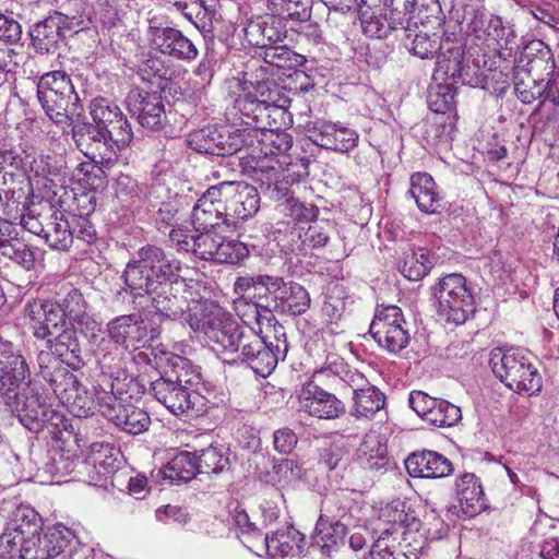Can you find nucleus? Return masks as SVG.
Returning a JSON list of instances; mask_svg holds the SVG:
<instances>
[{"instance_id":"nucleus-1","label":"nucleus","mask_w":559,"mask_h":559,"mask_svg":"<svg viewBox=\"0 0 559 559\" xmlns=\"http://www.w3.org/2000/svg\"><path fill=\"white\" fill-rule=\"evenodd\" d=\"M180 271V261L160 247L147 245L138 250L123 272L134 312L118 316L107 323L108 336L117 347L136 349L154 340L157 331L150 325L153 312L171 320L185 314L186 300L180 294L185 281Z\"/></svg>"},{"instance_id":"nucleus-2","label":"nucleus","mask_w":559,"mask_h":559,"mask_svg":"<svg viewBox=\"0 0 559 559\" xmlns=\"http://www.w3.org/2000/svg\"><path fill=\"white\" fill-rule=\"evenodd\" d=\"M27 364L14 345L0 338V399L29 431L47 429L51 435L67 430L69 423L35 383L25 382Z\"/></svg>"},{"instance_id":"nucleus-3","label":"nucleus","mask_w":559,"mask_h":559,"mask_svg":"<svg viewBox=\"0 0 559 559\" xmlns=\"http://www.w3.org/2000/svg\"><path fill=\"white\" fill-rule=\"evenodd\" d=\"M359 20L364 33L378 39L386 38L393 32L411 37V24L440 21L442 14L438 0H361Z\"/></svg>"},{"instance_id":"nucleus-4","label":"nucleus","mask_w":559,"mask_h":559,"mask_svg":"<svg viewBox=\"0 0 559 559\" xmlns=\"http://www.w3.org/2000/svg\"><path fill=\"white\" fill-rule=\"evenodd\" d=\"M413 32L412 29L411 34ZM401 39L408 51L420 59L437 57L433 73L436 80H442L447 84H478V80L473 78L474 68L464 63L465 43L461 33L444 32L442 37H439L437 34L419 32L415 33L413 38L403 34Z\"/></svg>"},{"instance_id":"nucleus-5","label":"nucleus","mask_w":559,"mask_h":559,"mask_svg":"<svg viewBox=\"0 0 559 559\" xmlns=\"http://www.w3.org/2000/svg\"><path fill=\"white\" fill-rule=\"evenodd\" d=\"M283 326H274L275 342L260 336L251 326L241 325L223 354H237V359L263 378L276 368L278 360L286 357L288 344Z\"/></svg>"},{"instance_id":"nucleus-6","label":"nucleus","mask_w":559,"mask_h":559,"mask_svg":"<svg viewBox=\"0 0 559 559\" xmlns=\"http://www.w3.org/2000/svg\"><path fill=\"white\" fill-rule=\"evenodd\" d=\"M37 366L38 374L73 416L86 418L94 414L96 404L93 394L51 354L38 353Z\"/></svg>"},{"instance_id":"nucleus-7","label":"nucleus","mask_w":559,"mask_h":559,"mask_svg":"<svg viewBox=\"0 0 559 559\" xmlns=\"http://www.w3.org/2000/svg\"><path fill=\"white\" fill-rule=\"evenodd\" d=\"M186 310L190 329L202 334L212 348L221 353L234 342L231 340L241 326L230 312L211 299L186 301Z\"/></svg>"},{"instance_id":"nucleus-8","label":"nucleus","mask_w":559,"mask_h":559,"mask_svg":"<svg viewBox=\"0 0 559 559\" xmlns=\"http://www.w3.org/2000/svg\"><path fill=\"white\" fill-rule=\"evenodd\" d=\"M489 365L495 376L516 393L532 395L542 390V376L533 362L532 354L526 350L493 348L490 352Z\"/></svg>"},{"instance_id":"nucleus-9","label":"nucleus","mask_w":559,"mask_h":559,"mask_svg":"<svg viewBox=\"0 0 559 559\" xmlns=\"http://www.w3.org/2000/svg\"><path fill=\"white\" fill-rule=\"evenodd\" d=\"M326 372L337 377L353 390V408L350 414L356 418H371L384 407L385 395L356 369H350L343 359L333 357L326 366L318 369L314 378Z\"/></svg>"},{"instance_id":"nucleus-10","label":"nucleus","mask_w":559,"mask_h":559,"mask_svg":"<svg viewBox=\"0 0 559 559\" xmlns=\"http://www.w3.org/2000/svg\"><path fill=\"white\" fill-rule=\"evenodd\" d=\"M84 28L81 16L68 15L52 10L48 15L32 24L27 29L29 46L38 55H53L68 34H76Z\"/></svg>"},{"instance_id":"nucleus-11","label":"nucleus","mask_w":559,"mask_h":559,"mask_svg":"<svg viewBox=\"0 0 559 559\" xmlns=\"http://www.w3.org/2000/svg\"><path fill=\"white\" fill-rule=\"evenodd\" d=\"M439 301L438 313L448 322L463 324L474 313V297L461 274H448L432 287Z\"/></svg>"},{"instance_id":"nucleus-12","label":"nucleus","mask_w":559,"mask_h":559,"mask_svg":"<svg viewBox=\"0 0 559 559\" xmlns=\"http://www.w3.org/2000/svg\"><path fill=\"white\" fill-rule=\"evenodd\" d=\"M401 308L397 306H378L369 333L378 345L389 353H400L411 342V334L406 326Z\"/></svg>"},{"instance_id":"nucleus-13","label":"nucleus","mask_w":559,"mask_h":559,"mask_svg":"<svg viewBox=\"0 0 559 559\" xmlns=\"http://www.w3.org/2000/svg\"><path fill=\"white\" fill-rule=\"evenodd\" d=\"M120 108L104 97H96L90 104V115L92 122L85 119H76L71 122L72 126V140L76 148L82 153L85 147L94 146L102 150L103 144L96 142L95 139L100 141L104 128H108L109 123L121 115Z\"/></svg>"},{"instance_id":"nucleus-14","label":"nucleus","mask_w":559,"mask_h":559,"mask_svg":"<svg viewBox=\"0 0 559 559\" xmlns=\"http://www.w3.org/2000/svg\"><path fill=\"white\" fill-rule=\"evenodd\" d=\"M97 399L102 416L120 430L136 436L148 429L150 415L144 409L127 403L122 397V392L108 393L104 390V395H99Z\"/></svg>"},{"instance_id":"nucleus-15","label":"nucleus","mask_w":559,"mask_h":559,"mask_svg":"<svg viewBox=\"0 0 559 559\" xmlns=\"http://www.w3.org/2000/svg\"><path fill=\"white\" fill-rule=\"evenodd\" d=\"M102 133L100 144L104 147L100 151L88 145L82 152L99 170L111 167L117 160V151L126 148L133 139L131 124L123 112L114 119L108 128H104ZM95 141L99 142L97 138Z\"/></svg>"},{"instance_id":"nucleus-16","label":"nucleus","mask_w":559,"mask_h":559,"mask_svg":"<svg viewBox=\"0 0 559 559\" xmlns=\"http://www.w3.org/2000/svg\"><path fill=\"white\" fill-rule=\"evenodd\" d=\"M150 392L175 416L200 415L203 412V396L195 390L174 383L162 377L151 382Z\"/></svg>"},{"instance_id":"nucleus-17","label":"nucleus","mask_w":559,"mask_h":559,"mask_svg":"<svg viewBox=\"0 0 559 559\" xmlns=\"http://www.w3.org/2000/svg\"><path fill=\"white\" fill-rule=\"evenodd\" d=\"M224 203L225 226H236L240 221L254 216L260 209V194L255 187L246 182L219 183Z\"/></svg>"},{"instance_id":"nucleus-18","label":"nucleus","mask_w":559,"mask_h":559,"mask_svg":"<svg viewBox=\"0 0 559 559\" xmlns=\"http://www.w3.org/2000/svg\"><path fill=\"white\" fill-rule=\"evenodd\" d=\"M146 36L150 47L165 56L177 60H193L198 56L197 47L187 36L157 17L148 20Z\"/></svg>"},{"instance_id":"nucleus-19","label":"nucleus","mask_w":559,"mask_h":559,"mask_svg":"<svg viewBox=\"0 0 559 559\" xmlns=\"http://www.w3.org/2000/svg\"><path fill=\"white\" fill-rule=\"evenodd\" d=\"M251 82L254 81H243L242 94L236 98L234 109L241 122L248 127L243 130L261 131L276 124V118L272 117L270 102L253 90Z\"/></svg>"},{"instance_id":"nucleus-20","label":"nucleus","mask_w":559,"mask_h":559,"mask_svg":"<svg viewBox=\"0 0 559 559\" xmlns=\"http://www.w3.org/2000/svg\"><path fill=\"white\" fill-rule=\"evenodd\" d=\"M310 295L302 285L295 282H285L281 277L275 299H271V302L267 304H255V319L260 323L261 318H265L262 312L272 316L273 311L300 316L310 308Z\"/></svg>"},{"instance_id":"nucleus-21","label":"nucleus","mask_w":559,"mask_h":559,"mask_svg":"<svg viewBox=\"0 0 559 559\" xmlns=\"http://www.w3.org/2000/svg\"><path fill=\"white\" fill-rule=\"evenodd\" d=\"M187 142L195 152L225 156L238 153L241 140H239L238 129L206 127L189 133Z\"/></svg>"},{"instance_id":"nucleus-22","label":"nucleus","mask_w":559,"mask_h":559,"mask_svg":"<svg viewBox=\"0 0 559 559\" xmlns=\"http://www.w3.org/2000/svg\"><path fill=\"white\" fill-rule=\"evenodd\" d=\"M316 370L312 376V380L307 382L299 395L302 409L310 416L319 419H335L345 413V404L336 397L335 394L323 390L316 383L323 374L314 378ZM331 373L326 372L329 377ZM325 376V373H324Z\"/></svg>"},{"instance_id":"nucleus-23","label":"nucleus","mask_w":559,"mask_h":559,"mask_svg":"<svg viewBox=\"0 0 559 559\" xmlns=\"http://www.w3.org/2000/svg\"><path fill=\"white\" fill-rule=\"evenodd\" d=\"M126 105L142 127L151 130L163 129L166 121L165 107L157 93L133 88L126 98Z\"/></svg>"},{"instance_id":"nucleus-24","label":"nucleus","mask_w":559,"mask_h":559,"mask_svg":"<svg viewBox=\"0 0 559 559\" xmlns=\"http://www.w3.org/2000/svg\"><path fill=\"white\" fill-rule=\"evenodd\" d=\"M62 313L72 324H76L80 331L91 340H96L100 332V324L87 313V302L83 294L70 284L63 285L55 301Z\"/></svg>"},{"instance_id":"nucleus-25","label":"nucleus","mask_w":559,"mask_h":559,"mask_svg":"<svg viewBox=\"0 0 559 559\" xmlns=\"http://www.w3.org/2000/svg\"><path fill=\"white\" fill-rule=\"evenodd\" d=\"M73 533L64 526H53L25 540L24 559H58L73 539Z\"/></svg>"},{"instance_id":"nucleus-26","label":"nucleus","mask_w":559,"mask_h":559,"mask_svg":"<svg viewBox=\"0 0 559 559\" xmlns=\"http://www.w3.org/2000/svg\"><path fill=\"white\" fill-rule=\"evenodd\" d=\"M224 207L221 185L207 188L192 209L195 230L225 226Z\"/></svg>"},{"instance_id":"nucleus-27","label":"nucleus","mask_w":559,"mask_h":559,"mask_svg":"<svg viewBox=\"0 0 559 559\" xmlns=\"http://www.w3.org/2000/svg\"><path fill=\"white\" fill-rule=\"evenodd\" d=\"M50 350L39 353L51 354L66 368L79 370L85 365L81 344L74 324L63 328L47 340Z\"/></svg>"},{"instance_id":"nucleus-28","label":"nucleus","mask_w":559,"mask_h":559,"mask_svg":"<svg viewBox=\"0 0 559 559\" xmlns=\"http://www.w3.org/2000/svg\"><path fill=\"white\" fill-rule=\"evenodd\" d=\"M31 325L37 338L48 340L66 326L72 323L67 322L62 309L52 301H34L29 304Z\"/></svg>"},{"instance_id":"nucleus-29","label":"nucleus","mask_w":559,"mask_h":559,"mask_svg":"<svg viewBox=\"0 0 559 559\" xmlns=\"http://www.w3.org/2000/svg\"><path fill=\"white\" fill-rule=\"evenodd\" d=\"M405 467L412 477L421 478L445 477L453 472L450 460L438 452L429 450L409 454L405 460Z\"/></svg>"},{"instance_id":"nucleus-30","label":"nucleus","mask_w":559,"mask_h":559,"mask_svg":"<svg viewBox=\"0 0 559 559\" xmlns=\"http://www.w3.org/2000/svg\"><path fill=\"white\" fill-rule=\"evenodd\" d=\"M45 114L57 124L68 123L79 115L80 98L75 90L47 92L37 95Z\"/></svg>"},{"instance_id":"nucleus-31","label":"nucleus","mask_w":559,"mask_h":559,"mask_svg":"<svg viewBox=\"0 0 559 559\" xmlns=\"http://www.w3.org/2000/svg\"><path fill=\"white\" fill-rule=\"evenodd\" d=\"M402 502H396L392 506L386 507L382 511V515L388 518V521L391 522L392 532L390 530H384L378 539L373 543L371 549L369 550V556L371 559H409L404 552H396L395 546L390 545L388 539L394 533H397L399 530H403L407 520V514L404 512Z\"/></svg>"},{"instance_id":"nucleus-32","label":"nucleus","mask_w":559,"mask_h":559,"mask_svg":"<svg viewBox=\"0 0 559 559\" xmlns=\"http://www.w3.org/2000/svg\"><path fill=\"white\" fill-rule=\"evenodd\" d=\"M0 252L3 257L16 262L26 270L34 267L35 255L24 240L19 237L17 226L1 217Z\"/></svg>"},{"instance_id":"nucleus-33","label":"nucleus","mask_w":559,"mask_h":559,"mask_svg":"<svg viewBox=\"0 0 559 559\" xmlns=\"http://www.w3.org/2000/svg\"><path fill=\"white\" fill-rule=\"evenodd\" d=\"M260 542L266 552L276 559H297L304 548V536L293 526L278 530L271 536L265 534Z\"/></svg>"},{"instance_id":"nucleus-34","label":"nucleus","mask_w":559,"mask_h":559,"mask_svg":"<svg viewBox=\"0 0 559 559\" xmlns=\"http://www.w3.org/2000/svg\"><path fill=\"white\" fill-rule=\"evenodd\" d=\"M408 192L423 213L436 214L443 209L442 197L438 186L427 173H417L411 177Z\"/></svg>"},{"instance_id":"nucleus-35","label":"nucleus","mask_w":559,"mask_h":559,"mask_svg":"<svg viewBox=\"0 0 559 559\" xmlns=\"http://www.w3.org/2000/svg\"><path fill=\"white\" fill-rule=\"evenodd\" d=\"M456 495L463 513L473 518L486 508L483 486L473 473H465L456 481Z\"/></svg>"},{"instance_id":"nucleus-36","label":"nucleus","mask_w":559,"mask_h":559,"mask_svg":"<svg viewBox=\"0 0 559 559\" xmlns=\"http://www.w3.org/2000/svg\"><path fill=\"white\" fill-rule=\"evenodd\" d=\"M240 145H238V153L245 151L246 154L240 158L250 157L252 159V168L255 174L272 179L276 175V166L269 164L266 156L260 143L261 131L259 130H238Z\"/></svg>"},{"instance_id":"nucleus-37","label":"nucleus","mask_w":559,"mask_h":559,"mask_svg":"<svg viewBox=\"0 0 559 559\" xmlns=\"http://www.w3.org/2000/svg\"><path fill=\"white\" fill-rule=\"evenodd\" d=\"M278 283L281 284V277L276 276L265 274L246 275L236 278L234 289L237 294H247L249 297L257 298L258 301L253 304L255 308V304H263V299L266 301L265 304L271 302L267 299V295L275 299Z\"/></svg>"},{"instance_id":"nucleus-38","label":"nucleus","mask_w":559,"mask_h":559,"mask_svg":"<svg viewBox=\"0 0 559 559\" xmlns=\"http://www.w3.org/2000/svg\"><path fill=\"white\" fill-rule=\"evenodd\" d=\"M159 377L195 390L201 382L200 368L179 355L166 357V365Z\"/></svg>"},{"instance_id":"nucleus-39","label":"nucleus","mask_w":559,"mask_h":559,"mask_svg":"<svg viewBox=\"0 0 559 559\" xmlns=\"http://www.w3.org/2000/svg\"><path fill=\"white\" fill-rule=\"evenodd\" d=\"M316 533L320 551L332 559L345 546L347 527L340 521L329 522L321 515L316 524Z\"/></svg>"},{"instance_id":"nucleus-40","label":"nucleus","mask_w":559,"mask_h":559,"mask_svg":"<svg viewBox=\"0 0 559 559\" xmlns=\"http://www.w3.org/2000/svg\"><path fill=\"white\" fill-rule=\"evenodd\" d=\"M99 373V385L103 391L110 389L108 393H121L122 383L120 376L122 374L121 354L117 346L110 350L103 353L97 358ZM104 395V392L102 393Z\"/></svg>"},{"instance_id":"nucleus-41","label":"nucleus","mask_w":559,"mask_h":559,"mask_svg":"<svg viewBox=\"0 0 559 559\" xmlns=\"http://www.w3.org/2000/svg\"><path fill=\"white\" fill-rule=\"evenodd\" d=\"M347 451L338 443H330L319 451V465L325 469L328 479L335 487L342 485L347 467Z\"/></svg>"},{"instance_id":"nucleus-42","label":"nucleus","mask_w":559,"mask_h":559,"mask_svg":"<svg viewBox=\"0 0 559 559\" xmlns=\"http://www.w3.org/2000/svg\"><path fill=\"white\" fill-rule=\"evenodd\" d=\"M199 474L197 466V454L194 452L181 451L176 454L157 475L167 479L170 484L187 483Z\"/></svg>"},{"instance_id":"nucleus-43","label":"nucleus","mask_w":559,"mask_h":559,"mask_svg":"<svg viewBox=\"0 0 559 559\" xmlns=\"http://www.w3.org/2000/svg\"><path fill=\"white\" fill-rule=\"evenodd\" d=\"M437 261L427 249L418 248L403 253L400 272L409 281H419L428 274Z\"/></svg>"},{"instance_id":"nucleus-44","label":"nucleus","mask_w":559,"mask_h":559,"mask_svg":"<svg viewBox=\"0 0 559 559\" xmlns=\"http://www.w3.org/2000/svg\"><path fill=\"white\" fill-rule=\"evenodd\" d=\"M246 37L252 46L262 49L283 41L284 36L276 21L271 17L270 21H251L245 28Z\"/></svg>"},{"instance_id":"nucleus-45","label":"nucleus","mask_w":559,"mask_h":559,"mask_svg":"<svg viewBox=\"0 0 559 559\" xmlns=\"http://www.w3.org/2000/svg\"><path fill=\"white\" fill-rule=\"evenodd\" d=\"M7 527L19 534L22 539H28L40 532L41 519L33 508L19 506L12 512Z\"/></svg>"},{"instance_id":"nucleus-46","label":"nucleus","mask_w":559,"mask_h":559,"mask_svg":"<svg viewBox=\"0 0 559 559\" xmlns=\"http://www.w3.org/2000/svg\"><path fill=\"white\" fill-rule=\"evenodd\" d=\"M260 71L263 76L261 79H257L255 82H251V86L260 96L266 97L270 102V109H275L271 110L272 117H275L276 119L278 117H283L292 100L287 96L281 95L280 88L275 82L265 79V75L271 74L266 69L261 67Z\"/></svg>"},{"instance_id":"nucleus-47","label":"nucleus","mask_w":559,"mask_h":559,"mask_svg":"<svg viewBox=\"0 0 559 559\" xmlns=\"http://www.w3.org/2000/svg\"><path fill=\"white\" fill-rule=\"evenodd\" d=\"M51 218L52 221L46 224L43 238L52 249L68 250L74 239L69 222L63 218V215L58 216L56 213Z\"/></svg>"},{"instance_id":"nucleus-48","label":"nucleus","mask_w":559,"mask_h":559,"mask_svg":"<svg viewBox=\"0 0 559 559\" xmlns=\"http://www.w3.org/2000/svg\"><path fill=\"white\" fill-rule=\"evenodd\" d=\"M358 451L361 464L366 469L376 472L386 469L389 464L386 449L380 443L377 436H366Z\"/></svg>"},{"instance_id":"nucleus-49","label":"nucleus","mask_w":559,"mask_h":559,"mask_svg":"<svg viewBox=\"0 0 559 559\" xmlns=\"http://www.w3.org/2000/svg\"><path fill=\"white\" fill-rule=\"evenodd\" d=\"M27 175L29 176V185L35 179L36 183H43L45 187L48 182H52V177L60 174L61 167L58 165L56 157L43 154H31Z\"/></svg>"},{"instance_id":"nucleus-50","label":"nucleus","mask_w":559,"mask_h":559,"mask_svg":"<svg viewBox=\"0 0 559 559\" xmlns=\"http://www.w3.org/2000/svg\"><path fill=\"white\" fill-rule=\"evenodd\" d=\"M348 305V296L341 285H333L329 287L323 305L322 316L328 323H337L344 316Z\"/></svg>"},{"instance_id":"nucleus-51","label":"nucleus","mask_w":559,"mask_h":559,"mask_svg":"<svg viewBox=\"0 0 559 559\" xmlns=\"http://www.w3.org/2000/svg\"><path fill=\"white\" fill-rule=\"evenodd\" d=\"M311 224L304 231H298V238L304 249H320L326 246L331 234L334 231L333 224L328 219L310 222Z\"/></svg>"},{"instance_id":"nucleus-52","label":"nucleus","mask_w":559,"mask_h":559,"mask_svg":"<svg viewBox=\"0 0 559 559\" xmlns=\"http://www.w3.org/2000/svg\"><path fill=\"white\" fill-rule=\"evenodd\" d=\"M229 457L224 448L209 447L197 455V466L200 474H218L229 468Z\"/></svg>"},{"instance_id":"nucleus-53","label":"nucleus","mask_w":559,"mask_h":559,"mask_svg":"<svg viewBox=\"0 0 559 559\" xmlns=\"http://www.w3.org/2000/svg\"><path fill=\"white\" fill-rule=\"evenodd\" d=\"M462 419L461 408L445 400L436 399L426 421L435 427H452Z\"/></svg>"},{"instance_id":"nucleus-54","label":"nucleus","mask_w":559,"mask_h":559,"mask_svg":"<svg viewBox=\"0 0 559 559\" xmlns=\"http://www.w3.org/2000/svg\"><path fill=\"white\" fill-rule=\"evenodd\" d=\"M277 207L283 216L289 217L297 223L313 222L319 214L318 206L301 202L294 197L283 200Z\"/></svg>"},{"instance_id":"nucleus-55","label":"nucleus","mask_w":559,"mask_h":559,"mask_svg":"<svg viewBox=\"0 0 559 559\" xmlns=\"http://www.w3.org/2000/svg\"><path fill=\"white\" fill-rule=\"evenodd\" d=\"M248 255L249 249L246 243L237 239L221 236L214 262L236 264Z\"/></svg>"},{"instance_id":"nucleus-56","label":"nucleus","mask_w":559,"mask_h":559,"mask_svg":"<svg viewBox=\"0 0 559 559\" xmlns=\"http://www.w3.org/2000/svg\"><path fill=\"white\" fill-rule=\"evenodd\" d=\"M215 229H201L198 235H194L192 253L200 259L214 261L221 239V235L216 234Z\"/></svg>"},{"instance_id":"nucleus-57","label":"nucleus","mask_w":559,"mask_h":559,"mask_svg":"<svg viewBox=\"0 0 559 559\" xmlns=\"http://www.w3.org/2000/svg\"><path fill=\"white\" fill-rule=\"evenodd\" d=\"M299 56L286 45L273 44L263 49L265 63L278 69H292L297 66Z\"/></svg>"},{"instance_id":"nucleus-58","label":"nucleus","mask_w":559,"mask_h":559,"mask_svg":"<svg viewBox=\"0 0 559 559\" xmlns=\"http://www.w3.org/2000/svg\"><path fill=\"white\" fill-rule=\"evenodd\" d=\"M308 139L316 145L332 151L333 134L336 132V123L316 120L310 121L306 126Z\"/></svg>"},{"instance_id":"nucleus-59","label":"nucleus","mask_w":559,"mask_h":559,"mask_svg":"<svg viewBox=\"0 0 559 559\" xmlns=\"http://www.w3.org/2000/svg\"><path fill=\"white\" fill-rule=\"evenodd\" d=\"M31 154L21 147H2L0 150V167L27 174Z\"/></svg>"},{"instance_id":"nucleus-60","label":"nucleus","mask_w":559,"mask_h":559,"mask_svg":"<svg viewBox=\"0 0 559 559\" xmlns=\"http://www.w3.org/2000/svg\"><path fill=\"white\" fill-rule=\"evenodd\" d=\"M25 540L5 527L0 536V559H24Z\"/></svg>"},{"instance_id":"nucleus-61","label":"nucleus","mask_w":559,"mask_h":559,"mask_svg":"<svg viewBox=\"0 0 559 559\" xmlns=\"http://www.w3.org/2000/svg\"><path fill=\"white\" fill-rule=\"evenodd\" d=\"M74 90L71 78L64 71H50L43 74L37 84V95L47 92Z\"/></svg>"},{"instance_id":"nucleus-62","label":"nucleus","mask_w":559,"mask_h":559,"mask_svg":"<svg viewBox=\"0 0 559 559\" xmlns=\"http://www.w3.org/2000/svg\"><path fill=\"white\" fill-rule=\"evenodd\" d=\"M514 91L523 104H532L543 96L547 98V84L545 85L543 81L538 82L530 76H527V81L515 82Z\"/></svg>"},{"instance_id":"nucleus-63","label":"nucleus","mask_w":559,"mask_h":559,"mask_svg":"<svg viewBox=\"0 0 559 559\" xmlns=\"http://www.w3.org/2000/svg\"><path fill=\"white\" fill-rule=\"evenodd\" d=\"M233 522L235 526L239 530L241 535V542L248 547L252 548L251 544L253 540H261L262 534L259 528L252 523L249 519L248 513L242 509H235L233 513Z\"/></svg>"},{"instance_id":"nucleus-64","label":"nucleus","mask_w":559,"mask_h":559,"mask_svg":"<svg viewBox=\"0 0 559 559\" xmlns=\"http://www.w3.org/2000/svg\"><path fill=\"white\" fill-rule=\"evenodd\" d=\"M282 166L276 167V175L272 177V179H267L266 177L261 176L260 180L262 186H265L266 191L270 193V198L275 201H283L289 198V185H292L289 177L285 173L282 171V176H280V168Z\"/></svg>"}]
</instances>
